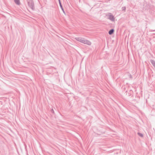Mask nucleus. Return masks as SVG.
Returning a JSON list of instances; mask_svg holds the SVG:
<instances>
[{
  "label": "nucleus",
  "instance_id": "39448f33",
  "mask_svg": "<svg viewBox=\"0 0 155 155\" xmlns=\"http://www.w3.org/2000/svg\"><path fill=\"white\" fill-rule=\"evenodd\" d=\"M138 134L139 136H140L142 137H143V135L141 133H138Z\"/></svg>",
  "mask_w": 155,
  "mask_h": 155
},
{
  "label": "nucleus",
  "instance_id": "423d86ee",
  "mask_svg": "<svg viewBox=\"0 0 155 155\" xmlns=\"http://www.w3.org/2000/svg\"><path fill=\"white\" fill-rule=\"evenodd\" d=\"M29 5H30L31 6H32V2H31V5H30V3H29Z\"/></svg>",
  "mask_w": 155,
  "mask_h": 155
},
{
  "label": "nucleus",
  "instance_id": "f257e3e1",
  "mask_svg": "<svg viewBox=\"0 0 155 155\" xmlns=\"http://www.w3.org/2000/svg\"><path fill=\"white\" fill-rule=\"evenodd\" d=\"M76 39L77 40L82 43L86 44L89 45H91V42L90 41L86 40L83 38H77Z\"/></svg>",
  "mask_w": 155,
  "mask_h": 155
},
{
  "label": "nucleus",
  "instance_id": "f03ea898",
  "mask_svg": "<svg viewBox=\"0 0 155 155\" xmlns=\"http://www.w3.org/2000/svg\"><path fill=\"white\" fill-rule=\"evenodd\" d=\"M108 18L112 21H114V16L111 15L110 14L108 15Z\"/></svg>",
  "mask_w": 155,
  "mask_h": 155
},
{
  "label": "nucleus",
  "instance_id": "0eeeda50",
  "mask_svg": "<svg viewBox=\"0 0 155 155\" xmlns=\"http://www.w3.org/2000/svg\"><path fill=\"white\" fill-rule=\"evenodd\" d=\"M59 0V3H60V6L61 7V2H60V0Z\"/></svg>",
  "mask_w": 155,
  "mask_h": 155
},
{
  "label": "nucleus",
  "instance_id": "7ed1b4c3",
  "mask_svg": "<svg viewBox=\"0 0 155 155\" xmlns=\"http://www.w3.org/2000/svg\"><path fill=\"white\" fill-rule=\"evenodd\" d=\"M15 3L17 5H19L20 4L19 0H14Z\"/></svg>",
  "mask_w": 155,
  "mask_h": 155
},
{
  "label": "nucleus",
  "instance_id": "20e7f679",
  "mask_svg": "<svg viewBox=\"0 0 155 155\" xmlns=\"http://www.w3.org/2000/svg\"><path fill=\"white\" fill-rule=\"evenodd\" d=\"M114 32V29H111L110 30L109 32V33L110 35L112 34Z\"/></svg>",
  "mask_w": 155,
  "mask_h": 155
}]
</instances>
